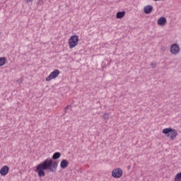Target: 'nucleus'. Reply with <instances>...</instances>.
<instances>
[{
  "label": "nucleus",
  "instance_id": "nucleus-10",
  "mask_svg": "<svg viewBox=\"0 0 181 181\" xmlns=\"http://www.w3.org/2000/svg\"><path fill=\"white\" fill-rule=\"evenodd\" d=\"M69 166V161L66 159L62 160L60 163L61 169H66Z\"/></svg>",
  "mask_w": 181,
  "mask_h": 181
},
{
  "label": "nucleus",
  "instance_id": "nucleus-17",
  "mask_svg": "<svg viewBox=\"0 0 181 181\" xmlns=\"http://www.w3.org/2000/svg\"><path fill=\"white\" fill-rule=\"evenodd\" d=\"M69 108H70V105H66V107L64 108L65 112L66 111H67V110H69Z\"/></svg>",
  "mask_w": 181,
  "mask_h": 181
},
{
  "label": "nucleus",
  "instance_id": "nucleus-18",
  "mask_svg": "<svg viewBox=\"0 0 181 181\" xmlns=\"http://www.w3.org/2000/svg\"><path fill=\"white\" fill-rule=\"evenodd\" d=\"M127 169H128V170H129V169H131V165H129V166L127 167Z\"/></svg>",
  "mask_w": 181,
  "mask_h": 181
},
{
  "label": "nucleus",
  "instance_id": "nucleus-14",
  "mask_svg": "<svg viewBox=\"0 0 181 181\" xmlns=\"http://www.w3.org/2000/svg\"><path fill=\"white\" fill-rule=\"evenodd\" d=\"M103 118L104 119H110V114L109 113H104L103 115Z\"/></svg>",
  "mask_w": 181,
  "mask_h": 181
},
{
  "label": "nucleus",
  "instance_id": "nucleus-15",
  "mask_svg": "<svg viewBox=\"0 0 181 181\" xmlns=\"http://www.w3.org/2000/svg\"><path fill=\"white\" fill-rule=\"evenodd\" d=\"M37 5H39V6L43 5V0H39L37 2Z\"/></svg>",
  "mask_w": 181,
  "mask_h": 181
},
{
  "label": "nucleus",
  "instance_id": "nucleus-4",
  "mask_svg": "<svg viewBox=\"0 0 181 181\" xmlns=\"http://www.w3.org/2000/svg\"><path fill=\"white\" fill-rule=\"evenodd\" d=\"M122 175H124V172L121 168H116L112 171V176L115 179H119L120 177H122Z\"/></svg>",
  "mask_w": 181,
  "mask_h": 181
},
{
  "label": "nucleus",
  "instance_id": "nucleus-11",
  "mask_svg": "<svg viewBox=\"0 0 181 181\" xmlns=\"http://www.w3.org/2000/svg\"><path fill=\"white\" fill-rule=\"evenodd\" d=\"M125 16V11H119L116 14L117 19H122Z\"/></svg>",
  "mask_w": 181,
  "mask_h": 181
},
{
  "label": "nucleus",
  "instance_id": "nucleus-7",
  "mask_svg": "<svg viewBox=\"0 0 181 181\" xmlns=\"http://www.w3.org/2000/svg\"><path fill=\"white\" fill-rule=\"evenodd\" d=\"M7 173H9V167L8 165H4L0 169V175L1 176H6Z\"/></svg>",
  "mask_w": 181,
  "mask_h": 181
},
{
  "label": "nucleus",
  "instance_id": "nucleus-9",
  "mask_svg": "<svg viewBox=\"0 0 181 181\" xmlns=\"http://www.w3.org/2000/svg\"><path fill=\"white\" fill-rule=\"evenodd\" d=\"M166 18L165 17H160L157 23L159 26H165L166 25Z\"/></svg>",
  "mask_w": 181,
  "mask_h": 181
},
{
  "label": "nucleus",
  "instance_id": "nucleus-3",
  "mask_svg": "<svg viewBox=\"0 0 181 181\" xmlns=\"http://www.w3.org/2000/svg\"><path fill=\"white\" fill-rule=\"evenodd\" d=\"M78 45V35H74L70 37L69 40V49H74Z\"/></svg>",
  "mask_w": 181,
  "mask_h": 181
},
{
  "label": "nucleus",
  "instance_id": "nucleus-8",
  "mask_svg": "<svg viewBox=\"0 0 181 181\" xmlns=\"http://www.w3.org/2000/svg\"><path fill=\"white\" fill-rule=\"evenodd\" d=\"M152 11H153V6H152L151 5L146 6L144 8V12L146 15H149V13H151V12H152Z\"/></svg>",
  "mask_w": 181,
  "mask_h": 181
},
{
  "label": "nucleus",
  "instance_id": "nucleus-5",
  "mask_svg": "<svg viewBox=\"0 0 181 181\" xmlns=\"http://www.w3.org/2000/svg\"><path fill=\"white\" fill-rule=\"evenodd\" d=\"M59 74H60V71L59 69L54 70L47 78L46 81H50L57 77H59Z\"/></svg>",
  "mask_w": 181,
  "mask_h": 181
},
{
  "label": "nucleus",
  "instance_id": "nucleus-19",
  "mask_svg": "<svg viewBox=\"0 0 181 181\" xmlns=\"http://www.w3.org/2000/svg\"><path fill=\"white\" fill-rule=\"evenodd\" d=\"M33 0H27V2H32Z\"/></svg>",
  "mask_w": 181,
  "mask_h": 181
},
{
  "label": "nucleus",
  "instance_id": "nucleus-6",
  "mask_svg": "<svg viewBox=\"0 0 181 181\" xmlns=\"http://www.w3.org/2000/svg\"><path fill=\"white\" fill-rule=\"evenodd\" d=\"M170 50L172 54H178L179 52H180V47L177 43H174L171 45Z\"/></svg>",
  "mask_w": 181,
  "mask_h": 181
},
{
  "label": "nucleus",
  "instance_id": "nucleus-2",
  "mask_svg": "<svg viewBox=\"0 0 181 181\" xmlns=\"http://www.w3.org/2000/svg\"><path fill=\"white\" fill-rule=\"evenodd\" d=\"M163 134H164V135L168 138L170 136V139L171 141H175V138L177 136V132L176 129H173L172 127L163 129Z\"/></svg>",
  "mask_w": 181,
  "mask_h": 181
},
{
  "label": "nucleus",
  "instance_id": "nucleus-1",
  "mask_svg": "<svg viewBox=\"0 0 181 181\" xmlns=\"http://www.w3.org/2000/svg\"><path fill=\"white\" fill-rule=\"evenodd\" d=\"M62 153L60 152H55L52 158H47L37 165L34 171L37 173L39 177H45L46 176L45 170L51 173H56L59 166V163L56 160L60 159Z\"/></svg>",
  "mask_w": 181,
  "mask_h": 181
},
{
  "label": "nucleus",
  "instance_id": "nucleus-16",
  "mask_svg": "<svg viewBox=\"0 0 181 181\" xmlns=\"http://www.w3.org/2000/svg\"><path fill=\"white\" fill-rule=\"evenodd\" d=\"M151 66L152 69H156V64L151 63Z\"/></svg>",
  "mask_w": 181,
  "mask_h": 181
},
{
  "label": "nucleus",
  "instance_id": "nucleus-13",
  "mask_svg": "<svg viewBox=\"0 0 181 181\" xmlns=\"http://www.w3.org/2000/svg\"><path fill=\"white\" fill-rule=\"evenodd\" d=\"M175 180V181H181V172L176 174Z\"/></svg>",
  "mask_w": 181,
  "mask_h": 181
},
{
  "label": "nucleus",
  "instance_id": "nucleus-12",
  "mask_svg": "<svg viewBox=\"0 0 181 181\" xmlns=\"http://www.w3.org/2000/svg\"><path fill=\"white\" fill-rule=\"evenodd\" d=\"M5 64H6V57H0V67H2V66H5Z\"/></svg>",
  "mask_w": 181,
  "mask_h": 181
}]
</instances>
